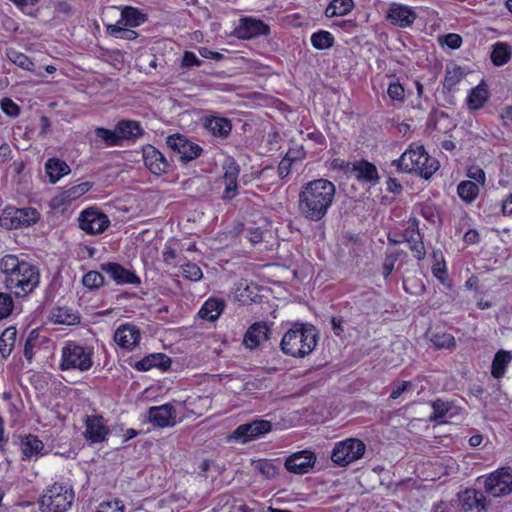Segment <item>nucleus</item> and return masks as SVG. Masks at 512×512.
<instances>
[{"label":"nucleus","instance_id":"nucleus-43","mask_svg":"<svg viewBox=\"0 0 512 512\" xmlns=\"http://www.w3.org/2000/svg\"><path fill=\"white\" fill-rule=\"evenodd\" d=\"M433 413L429 416L430 422L443 423V418L451 410L452 405L448 401L436 399L431 403Z\"/></svg>","mask_w":512,"mask_h":512},{"label":"nucleus","instance_id":"nucleus-41","mask_svg":"<svg viewBox=\"0 0 512 512\" xmlns=\"http://www.w3.org/2000/svg\"><path fill=\"white\" fill-rule=\"evenodd\" d=\"M254 470L266 479H273L279 474V465L272 460L260 459L253 463Z\"/></svg>","mask_w":512,"mask_h":512},{"label":"nucleus","instance_id":"nucleus-55","mask_svg":"<svg viewBox=\"0 0 512 512\" xmlns=\"http://www.w3.org/2000/svg\"><path fill=\"white\" fill-rule=\"evenodd\" d=\"M387 93L392 100L403 101L405 97V90L399 82L390 83Z\"/></svg>","mask_w":512,"mask_h":512},{"label":"nucleus","instance_id":"nucleus-61","mask_svg":"<svg viewBox=\"0 0 512 512\" xmlns=\"http://www.w3.org/2000/svg\"><path fill=\"white\" fill-rule=\"evenodd\" d=\"M247 237L250 242L257 244L263 239V232L258 227H251L247 229Z\"/></svg>","mask_w":512,"mask_h":512},{"label":"nucleus","instance_id":"nucleus-57","mask_svg":"<svg viewBox=\"0 0 512 512\" xmlns=\"http://www.w3.org/2000/svg\"><path fill=\"white\" fill-rule=\"evenodd\" d=\"M201 64L202 61L193 52L185 51L182 58L183 67L190 68L193 66H200Z\"/></svg>","mask_w":512,"mask_h":512},{"label":"nucleus","instance_id":"nucleus-32","mask_svg":"<svg viewBox=\"0 0 512 512\" xmlns=\"http://www.w3.org/2000/svg\"><path fill=\"white\" fill-rule=\"evenodd\" d=\"M512 57V47L505 42H497L492 46L490 59L495 66L505 65Z\"/></svg>","mask_w":512,"mask_h":512},{"label":"nucleus","instance_id":"nucleus-3","mask_svg":"<svg viewBox=\"0 0 512 512\" xmlns=\"http://www.w3.org/2000/svg\"><path fill=\"white\" fill-rule=\"evenodd\" d=\"M318 339L317 329L312 324L296 322L283 335L280 348L288 356L304 358L315 349Z\"/></svg>","mask_w":512,"mask_h":512},{"label":"nucleus","instance_id":"nucleus-26","mask_svg":"<svg viewBox=\"0 0 512 512\" xmlns=\"http://www.w3.org/2000/svg\"><path fill=\"white\" fill-rule=\"evenodd\" d=\"M70 172L71 168L69 165L59 158H50L45 163V173L51 184H55Z\"/></svg>","mask_w":512,"mask_h":512},{"label":"nucleus","instance_id":"nucleus-33","mask_svg":"<svg viewBox=\"0 0 512 512\" xmlns=\"http://www.w3.org/2000/svg\"><path fill=\"white\" fill-rule=\"evenodd\" d=\"M147 17L138 8L126 6L121 11V20L118 22L124 23L125 26L137 27L146 21Z\"/></svg>","mask_w":512,"mask_h":512},{"label":"nucleus","instance_id":"nucleus-37","mask_svg":"<svg viewBox=\"0 0 512 512\" xmlns=\"http://www.w3.org/2000/svg\"><path fill=\"white\" fill-rule=\"evenodd\" d=\"M457 194L467 204L472 203L479 195V186L474 181H461L457 186Z\"/></svg>","mask_w":512,"mask_h":512},{"label":"nucleus","instance_id":"nucleus-42","mask_svg":"<svg viewBox=\"0 0 512 512\" xmlns=\"http://www.w3.org/2000/svg\"><path fill=\"white\" fill-rule=\"evenodd\" d=\"M464 73L462 69L456 65L447 66L446 74L443 82V90L451 92L454 87L462 80Z\"/></svg>","mask_w":512,"mask_h":512},{"label":"nucleus","instance_id":"nucleus-60","mask_svg":"<svg viewBox=\"0 0 512 512\" xmlns=\"http://www.w3.org/2000/svg\"><path fill=\"white\" fill-rule=\"evenodd\" d=\"M305 157V151L302 146L291 148L287 151L285 158L290 162H295L297 160H301Z\"/></svg>","mask_w":512,"mask_h":512},{"label":"nucleus","instance_id":"nucleus-36","mask_svg":"<svg viewBox=\"0 0 512 512\" xmlns=\"http://www.w3.org/2000/svg\"><path fill=\"white\" fill-rule=\"evenodd\" d=\"M512 356L510 352L500 350L498 351L492 361L491 374L494 378H501L506 370L507 365L510 363Z\"/></svg>","mask_w":512,"mask_h":512},{"label":"nucleus","instance_id":"nucleus-39","mask_svg":"<svg viewBox=\"0 0 512 512\" xmlns=\"http://www.w3.org/2000/svg\"><path fill=\"white\" fill-rule=\"evenodd\" d=\"M489 97L487 89L478 85L473 88L467 98V105L471 110H477L484 106Z\"/></svg>","mask_w":512,"mask_h":512},{"label":"nucleus","instance_id":"nucleus-40","mask_svg":"<svg viewBox=\"0 0 512 512\" xmlns=\"http://www.w3.org/2000/svg\"><path fill=\"white\" fill-rule=\"evenodd\" d=\"M403 238L409 244V248L416 259L422 260L425 258L426 251L420 233H404Z\"/></svg>","mask_w":512,"mask_h":512},{"label":"nucleus","instance_id":"nucleus-1","mask_svg":"<svg viewBox=\"0 0 512 512\" xmlns=\"http://www.w3.org/2000/svg\"><path fill=\"white\" fill-rule=\"evenodd\" d=\"M336 187L328 179L319 178L303 185L298 195V212L312 222L323 220L331 208Z\"/></svg>","mask_w":512,"mask_h":512},{"label":"nucleus","instance_id":"nucleus-48","mask_svg":"<svg viewBox=\"0 0 512 512\" xmlns=\"http://www.w3.org/2000/svg\"><path fill=\"white\" fill-rule=\"evenodd\" d=\"M107 32L115 38L125 40H134L138 37V33L136 31L120 27L118 24L109 25L107 27Z\"/></svg>","mask_w":512,"mask_h":512},{"label":"nucleus","instance_id":"nucleus-56","mask_svg":"<svg viewBox=\"0 0 512 512\" xmlns=\"http://www.w3.org/2000/svg\"><path fill=\"white\" fill-rule=\"evenodd\" d=\"M467 176L470 179H473L475 183L484 185L486 180V175L483 169L479 167H471L468 172Z\"/></svg>","mask_w":512,"mask_h":512},{"label":"nucleus","instance_id":"nucleus-64","mask_svg":"<svg viewBox=\"0 0 512 512\" xmlns=\"http://www.w3.org/2000/svg\"><path fill=\"white\" fill-rule=\"evenodd\" d=\"M387 190L394 194H399L402 191V185L396 178H389L386 182Z\"/></svg>","mask_w":512,"mask_h":512},{"label":"nucleus","instance_id":"nucleus-27","mask_svg":"<svg viewBox=\"0 0 512 512\" xmlns=\"http://www.w3.org/2000/svg\"><path fill=\"white\" fill-rule=\"evenodd\" d=\"M234 297L244 305L257 303L261 298L258 294L257 286L246 282H240L237 284Z\"/></svg>","mask_w":512,"mask_h":512},{"label":"nucleus","instance_id":"nucleus-11","mask_svg":"<svg viewBox=\"0 0 512 512\" xmlns=\"http://www.w3.org/2000/svg\"><path fill=\"white\" fill-rule=\"evenodd\" d=\"M166 143L170 149L178 154L179 160L183 163L194 160L199 157L202 152V148L199 145L189 141L180 134L168 136Z\"/></svg>","mask_w":512,"mask_h":512},{"label":"nucleus","instance_id":"nucleus-38","mask_svg":"<svg viewBox=\"0 0 512 512\" xmlns=\"http://www.w3.org/2000/svg\"><path fill=\"white\" fill-rule=\"evenodd\" d=\"M17 331L14 327L6 328L0 335V357L6 359L12 352Z\"/></svg>","mask_w":512,"mask_h":512},{"label":"nucleus","instance_id":"nucleus-49","mask_svg":"<svg viewBox=\"0 0 512 512\" xmlns=\"http://www.w3.org/2000/svg\"><path fill=\"white\" fill-rule=\"evenodd\" d=\"M92 186L93 184L91 182L80 183L64 191V197L69 201L75 200L87 193Z\"/></svg>","mask_w":512,"mask_h":512},{"label":"nucleus","instance_id":"nucleus-51","mask_svg":"<svg viewBox=\"0 0 512 512\" xmlns=\"http://www.w3.org/2000/svg\"><path fill=\"white\" fill-rule=\"evenodd\" d=\"M401 256H406V253L402 250H396L386 255L383 263V276L385 279L391 275L394 270L396 260Z\"/></svg>","mask_w":512,"mask_h":512},{"label":"nucleus","instance_id":"nucleus-31","mask_svg":"<svg viewBox=\"0 0 512 512\" xmlns=\"http://www.w3.org/2000/svg\"><path fill=\"white\" fill-rule=\"evenodd\" d=\"M22 459H30L33 456L42 454L44 450L43 442L37 436L29 434L21 442Z\"/></svg>","mask_w":512,"mask_h":512},{"label":"nucleus","instance_id":"nucleus-5","mask_svg":"<svg viewBox=\"0 0 512 512\" xmlns=\"http://www.w3.org/2000/svg\"><path fill=\"white\" fill-rule=\"evenodd\" d=\"M74 499L75 493L70 484L55 482L40 497L39 508L41 512H66Z\"/></svg>","mask_w":512,"mask_h":512},{"label":"nucleus","instance_id":"nucleus-23","mask_svg":"<svg viewBox=\"0 0 512 512\" xmlns=\"http://www.w3.org/2000/svg\"><path fill=\"white\" fill-rule=\"evenodd\" d=\"M170 366V357L163 353L150 354L135 364V368L139 371H148L151 368H159L163 371H166L170 368Z\"/></svg>","mask_w":512,"mask_h":512},{"label":"nucleus","instance_id":"nucleus-46","mask_svg":"<svg viewBox=\"0 0 512 512\" xmlns=\"http://www.w3.org/2000/svg\"><path fill=\"white\" fill-rule=\"evenodd\" d=\"M95 135L101 139L106 146H117L121 143L116 129L112 131L103 127H98L95 129Z\"/></svg>","mask_w":512,"mask_h":512},{"label":"nucleus","instance_id":"nucleus-14","mask_svg":"<svg viewBox=\"0 0 512 512\" xmlns=\"http://www.w3.org/2000/svg\"><path fill=\"white\" fill-rule=\"evenodd\" d=\"M386 18L395 26L407 28L414 23L417 14L411 7L394 2L390 4Z\"/></svg>","mask_w":512,"mask_h":512},{"label":"nucleus","instance_id":"nucleus-34","mask_svg":"<svg viewBox=\"0 0 512 512\" xmlns=\"http://www.w3.org/2000/svg\"><path fill=\"white\" fill-rule=\"evenodd\" d=\"M120 141L123 139L136 138L142 135L143 130L139 122L134 120H122L116 125Z\"/></svg>","mask_w":512,"mask_h":512},{"label":"nucleus","instance_id":"nucleus-9","mask_svg":"<svg viewBox=\"0 0 512 512\" xmlns=\"http://www.w3.org/2000/svg\"><path fill=\"white\" fill-rule=\"evenodd\" d=\"M485 491L493 497H504L512 492V468L502 467L485 480Z\"/></svg>","mask_w":512,"mask_h":512},{"label":"nucleus","instance_id":"nucleus-30","mask_svg":"<svg viewBox=\"0 0 512 512\" xmlns=\"http://www.w3.org/2000/svg\"><path fill=\"white\" fill-rule=\"evenodd\" d=\"M204 126L212 135L220 138H226L232 130L230 120L223 117L208 118Z\"/></svg>","mask_w":512,"mask_h":512},{"label":"nucleus","instance_id":"nucleus-50","mask_svg":"<svg viewBox=\"0 0 512 512\" xmlns=\"http://www.w3.org/2000/svg\"><path fill=\"white\" fill-rule=\"evenodd\" d=\"M430 341L434 345V347L441 349V348H450L455 346V338L453 335L449 333H442V334H432Z\"/></svg>","mask_w":512,"mask_h":512},{"label":"nucleus","instance_id":"nucleus-21","mask_svg":"<svg viewBox=\"0 0 512 512\" xmlns=\"http://www.w3.org/2000/svg\"><path fill=\"white\" fill-rule=\"evenodd\" d=\"M270 327L264 322H255L252 324L243 337V344L249 349H254L259 346L263 341L269 339Z\"/></svg>","mask_w":512,"mask_h":512},{"label":"nucleus","instance_id":"nucleus-6","mask_svg":"<svg viewBox=\"0 0 512 512\" xmlns=\"http://www.w3.org/2000/svg\"><path fill=\"white\" fill-rule=\"evenodd\" d=\"M92 355L93 351L91 348L69 341L62 348L59 368L62 371H88L93 365Z\"/></svg>","mask_w":512,"mask_h":512},{"label":"nucleus","instance_id":"nucleus-47","mask_svg":"<svg viewBox=\"0 0 512 512\" xmlns=\"http://www.w3.org/2000/svg\"><path fill=\"white\" fill-rule=\"evenodd\" d=\"M7 56L15 65L21 67L22 69L28 71L33 70L34 63L25 54L15 50H10L7 52Z\"/></svg>","mask_w":512,"mask_h":512},{"label":"nucleus","instance_id":"nucleus-44","mask_svg":"<svg viewBox=\"0 0 512 512\" xmlns=\"http://www.w3.org/2000/svg\"><path fill=\"white\" fill-rule=\"evenodd\" d=\"M311 44L315 49L318 50L329 49L334 44V37L330 32L320 30L312 34Z\"/></svg>","mask_w":512,"mask_h":512},{"label":"nucleus","instance_id":"nucleus-25","mask_svg":"<svg viewBox=\"0 0 512 512\" xmlns=\"http://www.w3.org/2000/svg\"><path fill=\"white\" fill-rule=\"evenodd\" d=\"M352 172L358 180L368 183H376L379 180L376 166L366 160L357 161L352 164Z\"/></svg>","mask_w":512,"mask_h":512},{"label":"nucleus","instance_id":"nucleus-7","mask_svg":"<svg viewBox=\"0 0 512 512\" xmlns=\"http://www.w3.org/2000/svg\"><path fill=\"white\" fill-rule=\"evenodd\" d=\"M366 451V444L358 438H347L336 442L332 452L331 460L339 467L347 465L361 459Z\"/></svg>","mask_w":512,"mask_h":512},{"label":"nucleus","instance_id":"nucleus-10","mask_svg":"<svg viewBox=\"0 0 512 512\" xmlns=\"http://www.w3.org/2000/svg\"><path fill=\"white\" fill-rule=\"evenodd\" d=\"M79 227L87 234H100L110 225V220L98 208L89 207L80 213Z\"/></svg>","mask_w":512,"mask_h":512},{"label":"nucleus","instance_id":"nucleus-16","mask_svg":"<svg viewBox=\"0 0 512 512\" xmlns=\"http://www.w3.org/2000/svg\"><path fill=\"white\" fill-rule=\"evenodd\" d=\"M148 420L151 424L160 428L172 427L176 424V410L169 403L150 407Z\"/></svg>","mask_w":512,"mask_h":512},{"label":"nucleus","instance_id":"nucleus-17","mask_svg":"<svg viewBox=\"0 0 512 512\" xmlns=\"http://www.w3.org/2000/svg\"><path fill=\"white\" fill-rule=\"evenodd\" d=\"M271 429L272 423L270 421L259 419L247 424L240 425L235 430L234 434L237 438L242 439V441L245 443L270 432Z\"/></svg>","mask_w":512,"mask_h":512},{"label":"nucleus","instance_id":"nucleus-4","mask_svg":"<svg viewBox=\"0 0 512 512\" xmlns=\"http://www.w3.org/2000/svg\"><path fill=\"white\" fill-rule=\"evenodd\" d=\"M400 172L415 173L429 179L439 168V162L428 155L423 145L413 143L409 148L392 162Z\"/></svg>","mask_w":512,"mask_h":512},{"label":"nucleus","instance_id":"nucleus-29","mask_svg":"<svg viewBox=\"0 0 512 512\" xmlns=\"http://www.w3.org/2000/svg\"><path fill=\"white\" fill-rule=\"evenodd\" d=\"M50 319L55 324L75 325L80 322V316L68 307H55L51 310Z\"/></svg>","mask_w":512,"mask_h":512},{"label":"nucleus","instance_id":"nucleus-35","mask_svg":"<svg viewBox=\"0 0 512 512\" xmlns=\"http://www.w3.org/2000/svg\"><path fill=\"white\" fill-rule=\"evenodd\" d=\"M353 8V0H332L325 9V16L328 18L345 16L349 14Z\"/></svg>","mask_w":512,"mask_h":512},{"label":"nucleus","instance_id":"nucleus-12","mask_svg":"<svg viewBox=\"0 0 512 512\" xmlns=\"http://www.w3.org/2000/svg\"><path fill=\"white\" fill-rule=\"evenodd\" d=\"M270 33V27L260 19L253 17H244L239 20L238 26L234 30V35L243 40H249L259 36H267Z\"/></svg>","mask_w":512,"mask_h":512},{"label":"nucleus","instance_id":"nucleus-53","mask_svg":"<svg viewBox=\"0 0 512 512\" xmlns=\"http://www.w3.org/2000/svg\"><path fill=\"white\" fill-rule=\"evenodd\" d=\"M13 306L10 294L0 292V320L7 318L12 313Z\"/></svg>","mask_w":512,"mask_h":512},{"label":"nucleus","instance_id":"nucleus-52","mask_svg":"<svg viewBox=\"0 0 512 512\" xmlns=\"http://www.w3.org/2000/svg\"><path fill=\"white\" fill-rule=\"evenodd\" d=\"M182 275L191 280V281H199L202 276V270L200 267L194 263H187L181 266Z\"/></svg>","mask_w":512,"mask_h":512},{"label":"nucleus","instance_id":"nucleus-19","mask_svg":"<svg viewBox=\"0 0 512 512\" xmlns=\"http://www.w3.org/2000/svg\"><path fill=\"white\" fill-rule=\"evenodd\" d=\"M140 340V331L135 325L123 324L114 333L115 343L122 349H134Z\"/></svg>","mask_w":512,"mask_h":512},{"label":"nucleus","instance_id":"nucleus-24","mask_svg":"<svg viewBox=\"0 0 512 512\" xmlns=\"http://www.w3.org/2000/svg\"><path fill=\"white\" fill-rule=\"evenodd\" d=\"M459 501L462 510L465 512L473 509L479 511L486 509V498L482 492L477 490H466L459 496Z\"/></svg>","mask_w":512,"mask_h":512},{"label":"nucleus","instance_id":"nucleus-8","mask_svg":"<svg viewBox=\"0 0 512 512\" xmlns=\"http://www.w3.org/2000/svg\"><path fill=\"white\" fill-rule=\"evenodd\" d=\"M39 220V212L32 207L6 208L0 215L1 227L11 229L27 228Z\"/></svg>","mask_w":512,"mask_h":512},{"label":"nucleus","instance_id":"nucleus-62","mask_svg":"<svg viewBox=\"0 0 512 512\" xmlns=\"http://www.w3.org/2000/svg\"><path fill=\"white\" fill-rule=\"evenodd\" d=\"M292 162L285 157L280 161L278 165V175L281 179L286 178L290 174Z\"/></svg>","mask_w":512,"mask_h":512},{"label":"nucleus","instance_id":"nucleus-13","mask_svg":"<svg viewBox=\"0 0 512 512\" xmlns=\"http://www.w3.org/2000/svg\"><path fill=\"white\" fill-rule=\"evenodd\" d=\"M101 271L105 272L111 280L117 285H135L141 284V279L135 274L134 271L129 270L116 262H106L100 265Z\"/></svg>","mask_w":512,"mask_h":512},{"label":"nucleus","instance_id":"nucleus-2","mask_svg":"<svg viewBox=\"0 0 512 512\" xmlns=\"http://www.w3.org/2000/svg\"><path fill=\"white\" fill-rule=\"evenodd\" d=\"M0 271L4 287L17 298L33 293L40 283L39 268L13 254L0 259Z\"/></svg>","mask_w":512,"mask_h":512},{"label":"nucleus","instance_id":"nucleus-22","mask_svg":"<svg viewBox=\"0 0 512 512\" xmlns=\"http://www.w3.org/2000/svg\"><path fill=\"white\" fill-rule=\"evenodd\" d=\"M108 429L104 425L103 418L101 416L87 417L86 419V430L85 438L92 443H99L104 441Z\"/></svg>","mask_w":512,"mask_h":512},{"label":"nucleus","instance_id":"nucleus-18","mask_svg":"<svg viewBox=\"0 0 512 512\" xmlns=\"http://www.w3.org/2000/svg\"><path fill=\"white\" fill-rule=\"evenodd\" d=\"M143 160L145 166L155 175L167 173L170 168V164L163 154L151 145L143 148Z\"/></svg>","mask_w":512,"mask_h":512},{"label":"nucleus","instance_id":"nucleus-28","mask_svg":"<svg viewBox=\"0 0 512 512\" xmlns=\"http://www.w3.org/2000/svg\"><path fill=\"white\" fill-rule=\"evenodd\" d=\"M225 307V302L221 299L210 298L201 307L198 312V316L201 319L208 321H215L221 315Z\"/></svg>","mask_w":512,"mask_h":512},{"label":"nucleus","instance_id":"nucleus-63","mask_svg":"<svg viewBox=\"0 0 512 512\" xmlns=\"http://www.w3.org/2000/svg\"><path fill=\"white\" fill-rule=\"evenodd\" d=\"M432 512H456V510L451 503L440 501L434 505Z\"/></svg>","mask_w":512,"mask_h":512},{"label":"nucleus","instance_id":"nucleus-15","mask_svg":"<svg viewBox=\"0 0 512 512\" xmlns=\"http://www.w3.org/2000/svg\"><path fill=\"white\" fill-rule=\"evenodd\" d=\"M316 462V456L313 452L303 450L290 455L285 461L287 471L295 474L308 473Z\"/></svg>","mask_w":512,"mask_h":512},{"label":"nucleus","instance_id":"nucleus-45","mask_svg":"<svg viewBox=\"0 0 512 512\" xmlns=\"http://www.w3.org/2000/svg\"><path fill=\"white\" fill-rule=\"evenodd\" d=\"M82 284L90 290H96L104 286L105 278L102 273L91 270L83 276Z\"/></svg>","mask_w":512,"mask_h":512},{"label":"nucleus","instance_id":"nucleus-20","mask_svg":"<svg viewBox=\"0 0 512 512\" xmlns=\"http://www.w3.org/2000/svg\"><path fill=\"white\" fill-rule=\"evenodd\" d=\"M225 172L223 180L225 183L224 200H232L237 195V179L240 173L239 165L234 159H229L223 166Z\"/></svg>","mask_w":512,"mask_h":512},{"label":"nucleus","instance_id":"nucleus-58","mask_svg":"<svg viewBox=\"0 0 512 512\" xmlns=\"http://www.w3.org/2000/svg\"><path fill=\"white\" fill-rule=\"evenodd\" d=\"M412 388V383L410 381H402L395 385L391 391L390 398L395 400L399 398L405 391Z\"/></svg>","mask_w":512,"mask_h":512},{"label":"nucleus","instance_id":"nucleus-59","mask_svg":"<svg viewBox=\"0 0 512 512\" xmlns=\"http://www.w3.org/2000/svg\"><path fill=\"white\" fill-rule=\"evenodd\" d=\"M442 43L447 45L451 49H457L462 44V38L458 34L450 33L443 37Z\"/></svg>","mask_w":512,"mask_h":512},{"label":"nucleus","instance_id":"nucleus-54","mask_svg":"<svg viewBox=\"0 0 512 512\" xmlns=\"http://www.w3.org/2000/svg\"><path fill=\"white\" fill-rule=\"evenodd\" d=\"M0 106L2 111L10 117H17L20 113L19 106L10 98H3L0 102Z\"/></svg>","mask_w":512,"mask_h":512}]
</instances>
